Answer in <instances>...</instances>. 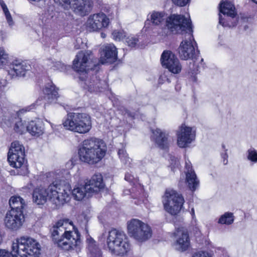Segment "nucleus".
Segmentation results:
<instances>
[{"instance_id": "f257e3e1", "label": "nucleus", "mask_w": 257, "mask_h": 257, "mask_svg": "<svg viewBox=\"0 0 257 257\" xmlns=\"http://www.w3.org/2000/svg\"><path fill=\"white\" fill-rule=\"evenodd\" d=\"M168 28L162 29L159 34L167 37L171 33L185 34V39L181 43L178 48L179 56L182 59H192L189 69L192 74L196 73L200 67L198 63L203 61L202 58L198 57L193 58L195 54V46L192 27L189 14L186 16L172 14L167 20Z\"/></svg>"}, {"instance_id": "f03ea898", "label": "nucleus", "mask_w": 257, "mask_h": 257, "mask_svg": "<svg viewBox=\"0 0 257 257\" xmlns=\"http://www.w3.org/2000/svg\"><path fill=\"white\" fill-rule=\"evenodd\" d=\"M80 237L77 228L68 219L58 220L52 230L54 243L65 250L80 251L82 246Z\"/></svg>"}, {"instance_id": "7ed1b4c3", "label": "nucleus", "mask_w": 257, "mask_h": 257, "mask_svg": "<svg viewBox=\"0 0 257 257\" xmlns=\"http://www.w3.org/2000/svg\"><path fill=\"white\" fill-rule=\"evenodd\" d=\"M91 54L90 51L79 52L73 60V68L79 73L80 84L86 91L90 93L103 91L108 88L106 81H100L96 75L86 78L90 66Z\"/></svg>"}, {"instance_id": "20e7f679", "label": "nucleus", "mask_w": 257, "mask_h": 257, "mask_svg": "<svg viewBox=\"0 0 257 257\" xmlns=\"http://www.w3.org/2000/svg\"><path fill=\"white\" fill-rule=\"evenodd\" d=\"M70 185L55 181L47 188L39 187L33 193V201L38 205L44 204L48 200L56 205H62L70 201Z\"/></svg>"}, {"instance_id": "39448f33", "label": "nucleus", "mask_w": 257, "mask_h": 257, "mask_svg": "<svg viewBox=\"0 0 257 257\" xmlns=\"http://www.w3.org/2000/svg\"><path fill=\"white\" fill-rule=\"evenodd\" d=\"M41 251L40 243L29 236H21L14 240L11 251L0 249V257H39Z\"/></svg>"}, {"instance_id": "423d86ee", "label": "nucleus", "mask_w": 257, "mask_h": 257, "mask_svg": "<svg viewBox=\"0 0 257 257\" xmlns=\"http://www.w3.org/2000/svg\"><path fill=\"white\" fill-rule=\"evenodd\" d=\"M106 151V145L102 140L91 138L82 142L78 150V155L82 162L94 165L103 158Z\"/></svg>"}, {"instance_id": "0eeeda50", "label": "nucleus", "mask_w": 257, "mask_h": 257, "mask_svg": "<svg viewBox=\"0 0 257 257\" xmlns=\"http://www.w3.org/2000/svg\"><path fill=\"white\" fill-rule=\"evenodd\" d=\"M105 249L112 255L125 257L131 250V245L125 233L115 229L104 234Z\"/></svg>"}, {"instance_id": "6e6552de", "label": "nucleus", "mask_w": 257, "mask_h": 257, "mask_svg": "<svg viewBox=\"0 0 257 257\" xmlns=\"http://www.w3.org/2000/svg\"><path fill=\"white\" fill-rule=\"evenodd\" d=\"M62 124L67 131L79 134H85L91 130L92 120L88 113L70 112L64 119Z\"/></svg>"}, {"instance_id": "1a4fd4ad", "label": "nucleus", "mask_w": 257, "mask_h": 257, "mask_svg": "<svg viewBox=\"0 0 257 257\" xmlns=\"http://www.w3.org/2000/svg\"><path fill=\"white\" fill-rule=\"evenodd\" d=\"M126 230L128 236L138 242H144L152 236V229L147 223L132 218L126 222Z\"/></svg>"}, {"instance_id": "9d476101", "label": "nucleus", "mask_w": 257, "mask_h": 257, "mask_svg": "<svg viewBox=\"0 0 257 257\" xmlns=\"http://www.w3.org/2000/svg\"><path fill=\"white\" fill-rule=\"evenodd\" d=\"M25 156L23 146L19 142H13L8 152V160L11 166L20 169L19 173L21 175H25L28 172Z\"/></svg>"}, {"instance_id": "9b49d317", "label": "nucleus", "mask_w": 257, "mask_h": 257, "mask_svg": "<svg viewBox=\"0 0 257 257\" xmlns=\"http://www.w3.org/2000/svg\"><path fill=\"white\" fill-rule=\"evenodd\" d=\"M164 210L171 215L178 214L183 208L185 200L183 195L171 188L166 189L162 197Z\"/></svg>"}, {"instance_id": "f8f14e48", "label": "nucleus", "mask_w": 257, "mask_h": 257, "mask_svg": "<svg viewBox=\"0 0 257 257\" xmlns=\"http://www.w3.org/2000/svg\"><path fill=\"white\" fill-rule=\"evenodd\" d=\"M219 12L223 15V17L219 14V23L223 27H232L236 25V12L234 5L229 2L222 1L219 6Z\"/></svg>"}, {"instance_id": "ddd939ff", "label": "nucleus", "mask_w": 257, "mask_h": 257, "mask_svg": "<svg viewBox=\"0 0 257 257\" xmlns=\"http://www.w3.org/2000/svg\"><path fill=\"white\" fill-rule=\"evenodd\" d=\"M64 9L72 8L73 11L79 15L83 16L91 10L93 2L92 0H54Z\"/></svg>"}, {"instance_id": "4468645a", "label": "nucleus", "mask_w": 257, "mask_h": 257, "mask_svg": "<svg viewBox=\"0 0 257 257\" xmlns=\"http://www.w3.org/2000/svg\"><path fill=\"white\" fill-rule=\"evenodd\" d=\"M34 108V106L32 105L22 108L19 111L7 114L5 116L4 123L8 126H11L14 123V130L18 133L23 134L26 131H27V125L28 123H26V121L23 122L19 116L21 114L29 111Z\"/></svg>"}, {"instance_id": "2eb2a0df", "label": "nucleus", "mask_w": 257, "mask_h": 257, "mask_svg": "<svg viewBox=\"0 0 257 257\" xmlns=\"http://www.w3.org/2000/svg\"><path fill=\"white\" fill-rule=\"evenodd\" d=\"M177 144L179 148H185L189 147L190 144L195 141L196 138V130L182 124L176 133Z\"/></svg>"}, {"instance_id": "dca6fc26", "label": "nucleus", "mask_w": 257, "mask_h": 257, "mask_svg": "<svg viewBox=\"0 0 257 257\" xmlns=\"http://www.w3.org/2000/svg\"><path fill=\"white\" fill-rule=\"evenodd\" d=\"M109 19L103 13L90 15L85 23L86 28L89 32H98L108 27Z\"/></svg>"}, {"instance_id": "f3484780", "label": "nucleus", "mask_w": 257, "mask_h": 257, "mask_svg": "<svg viewBox=\"0 0 257 257\" xmlns=\"http://www.w3.org/2000/svg\"><path fill=\"white\" fill-rule=\"evenodd\" d=\"M171 15H172L167 18L166 13L164 11H153L150 12L148 15L147 19L145 22V26L143 30L145 32L149 33L151 30L150 23H151L153 26H161L165 22L166 25L165 27L160 29L157 33L158 35L161 38H165V37H163L161 36L159 33L162 31V29L164 28H168L167 26V20Z\"/></svg>"}, {"instance_id": "a211bd4d", "label": "nucleus", "mask_w": 257, "mask_h": 257, "mask_svg": "<svg viewBox=\"0 0 257 257\" xmlns=\"http://www.w3.org/2000/svg\"><path fill=\"white\" fill-rule=\"evenodd\" d=\"M25 221L23 211L10 210L7 212L4 218L5 227L11 231H17L22 226Z\"/></svg>"}, {"instance_id": "6ab92c4d", "label": "nucleus", "mask_w": 257, "mask_h": 257, "mask_svg": "<svg viewBox=\"0 0 257 257\" xmlns=\"http://www.w3.org/2000/svg\"><path fill=\"white\" fill-rule=\"evenodd\" d=\"M161 62L163 67L174 74L180 73L182 66L179 59L171 51L165 50L162 54Z\"/></svg>"}, {"instance_id": "aec40b11", "label": "nucleus", "mask_w": 257, "mask_h": 257, "mask_svg": "<svg viewBox=\"0 0 257 257\" xmlns=\"http://www.w3.org/2000/svg\"><path fill=\"white\" fill-rule=\"evenodd\" d=\"M30 66L26 62L22 60H15L12 63L9 58V63L2 68L7 69L8 74L11 78L17 76H24Z\"/></svg>"}, {"instance_id": "412c9836", "label": "nucleus", "mask_w": 257, "mask_h": 257, "mask_svg": "<svg viewBox=\"0 0 257 257\" xmlns=\"http://www.w3.org/2000/svg\"><path fill=\"white\" fill-rule=\"evenodd\" d=\"M174 236L175 238L174 245L177 250L183 251L189 247L190 239L186 229L183 227L176 228Z\"/></svg>"}, {"instance_id": "4be33fe9", "label": "nucleus", "mask_w": 257, "mask_h": 257, "mask_svg": "<svg viewBox=\"0 0 257 257\" xmlns=\"http://www.w3.org/2000/svg\"><path fill=\"white\" fill-rule=\"evenodd\" d=\"M117 59V51L115 46L112 44L105 46L101 54L100 62L101 64L111 63Z\"/></svg>"}, {"instance_id": "5701e85b", "label": "nucleus", "mask_w": 257, "mask_h": 257, "mask_svg": "<svg viewBox=\"0 0 257 257\" xmlns=\"http://www.w3.org/2000/svg\"><path fill=\"white\" fill-rule=\"evenodd\" d=\"M152 140L155 144L162 149H166L168 148V134L159 128L152 130Z\"/></svg>"}, {"instance_id": "b1692460", "label": "nucleus", "mask_w": 257, "mask_h": 257, "mask_svg": "<svg viewBox=\"0 0 257 257\" xmlns=\"http://www.w3.org/2000/svg\"><path fill=\"white\" fill-rule=\"evenodd\" d=\"M58 90V89L52 82H50L45 85L43 90L44 101L43 103L45 105L46 103H53L56 102L59 97Z\"/></svg>"}, {"instance_id": "393cba45", "label": "nucleus", "mask_w": 257, "mask_h": 257, "mask_svg": "<svg viewBox=\"0 0 257 257\" xmlns=\"http://www.w3.org/2000/svg\"><path fill=\"white\" fill-rule=\"evenodd\" d=\"M85 184L88 187V193L92 195L100 191L104 186L102 176L100 174L94 175Z\"/></svg>"}, {"instance_id": "a878e982", "label": "nucleus", "mask_w": 257, "mask_h": 257, "mask_svg": "<svg viewBox=\"0 0 257 257\" xmlns=\"http://www.w3.org/2000/svg\"><path fill=\"white\" fill-rule=\"evenodd\" d=\"M185 169L186 182L189 188L194 191L198 186L199 182L189 161H186Z\"/></svg>"}, {"instance_id": "bb28decb", "label": "nucleus", "mask_w": 257, "mask_h": 257, "mask_svg": "<svg viewBox=\"0 0 257 257\" xmlns=\"http://www.w3.org/2000/svg\"><path fill=\"white\" fill-rule=\"evenodd\" d=\"M27 131L33 136L38 137L44 134V126L43 121L38 118L28 122Z\"/></svg>"}, {"instance_id": "cd10ccee", "label": "nucleus", "mask_w": 257, "mask_h": 257, "mask_svg": "<svg viewBox=\"0 0 257 257\" xmlns=\"http://www.w3.org/2000/svg\"><path fill=\"white\" fill-rule=\"evenodd\" d=\"M70 199L71 196H72L75 200L80 201L84 198L87 195L90 196L92 195L91 194L88 193V187L86 186V184H76L73 189H71L70 186Z\"/></svg>"}, {"instance_id": "c85d7f7f", "label": "nucleus", "mask_w": 257, "mask_h": 257, "mask_svg": "<svg viewBox=\"0 0 257 257\" xmlns=\"http://www.w3.org/2000/svg\"><path fill=\"white\" fill-rule=\"evenodd\" d=\"M9 204L11 208V210L16 211H23L26 206L25 200L20 196L14 195L11 197L9 200Z\"/></svg>"}, {"instance_id": "c756f323", "label": "nucleus", "mask_w": 257, "mask_h": 257, "mask_svg": "<svg viewBox=\"0 0 257 257\" xmlns=\"http://www.w3.org/2000/svg\"><path fill=\"white\" fill-rule=\"evenodd\" d=\"M86 243L88 246V249L92 255H99L100 250L97 247L95 241L89 235L86 237Z\"/></svg>"}, {"instance_id": "7c9ffc66", "label": "nucleus", "mask_w": 257, "mask_h": 257, "mask_svg": "<svg viewBox=\"0 0 257 257\" xmlns=\"http://www.w3.org/2000/svg\"><path fill=\"white\" fill-rule=\"evenodd\" d=\"M234 216L231 212H225L222 215L218 220V223L221 224H231L234 221Z\"/></svg>"}, {"instance_id": "2f4dec72", "label": "nucleus", "mask_w": 257, "mask_h": 257, "mask_svg": "<svg viewBox=\"0 0 257 257\" xmlns=\"http://www.w3.org/2000/svg\"><path fill=\"white\" fill-rule=\"evenodd\" d=\"M0 5L5 14L8 24L9 26L12 27L14 24V22L6 5L2 0L0 1Z\"/></svg>"}, {"instance_id": "473e14b6", "label": "nucleus", "mask_w": 257, "mask_h": 257, "mask_svg": "<svg viewBox=\"0 0 257 257\" xmlns=\"http://www.w3.org/2000/svg\"><path fill=\"white\" fill-rule=\"evenodd\" d=\"M112 36L115 41H122L126 37V33L123 30H114L112 33Z\"/></svg>"}, {"instance_id": "72a5a7b5", "label": "nucleus", "mask_w": 257, "mask_h": 257, "mask_svg": "<svg viewBox=\"0 0 257 257\" xmlns=\"http://www.w3.org/2000/svg\"><path fill=\"white\" fill-rule=\"evenodd\" d=\"M118 155L121 162L125 164L129 165L131 163V159L128 157V155L124 149H120L118 151Z\"/></svg>"}, {"instance_id": "f704fd0d", "label": "nucleus", "mask_w": 257, "mask_h": 257, "mask_svg": "<svg viewBox=\"0 0 257 257\" xmlns=\"http://www.w3.org/2000/svg\"><path fill=\"white\" fill-rule=\"evenodd\" d=\"M247 158L253 163L257 162V151L253 148L249 149L247 151Z\"/></svg>"}, {"instance_id": "c9c22d12", "label": "nucleus", "mask_w": 257, "mask_h": 257, "mask_svg": "<svg viewBox=\"0 0 257 257\" xmlns=\"http://www.w3.org/2000/svg\"><path fill=\"white\" fill-rule=\"evenodd\" d=\"M221 148L222 149V151L220 154L221 161L223 165H225L228 163V156L227 153V149L226 148L224 144L222 145Z\"/></svg>"}, {"instance_id": "e433bc0d", "label": "nucleus", "mask_w": 257, "mask_h": 257, "mask_svg": "<svg viewBox=\"0 0 257 257\" xmlns=\"http://www.w3.org/2000/svg\"><path fill=\"white\" fill-rule=\"evenodd\" d=\"M125 41L129 47L134 48L136 46V44H137V42H138V39L134 36H129L126 37Z\"/></svg>"}, {"instance_id": "4c0bfd02", "label": "nucleus", "mask_w": 257, "mask_h": 257, "mask_svg": "<svg viewBox=\"0 0 257 257\" xmlns=\"http://www.w3.org/2000/svg\"><path fill=\"white\" fill-rule=\"evenodd\" d=\"M173 4L179 7H184L188 4L191 0H171Z\"/></svg>"}, {"instance_id": "58836bf2", "label": "nucleus", "mask_w": 257, "mask_h": 257, "mask_svg": "<svg viewBox=\"0 0 257 257\" xmlns=\"http://www.w3.org/2000/svg\"><path fill=\"white\" fill-rule=\"evenodd\" d=\"M192 257H212V256L207 251H199L194 253Z\"/></svg>"}, {"instance_id": "ea45409f", "label": "nucleus", "mask_w": 257, "mask_h": 257, "mask_svg": "<svg viewBox=\"0 0 257 257\" xmlns=\"http://www.w3.org/2000/svg\"><path fill=\"white\" fill-rule=\"evenodd\" d=\"M170 164L172 169H175L176 167H178L180 163L178 159L175 157H171L170 158Z\"/></svg>"}, {"instance_id": "a19ab883", "label": "nucleus", "mask_w": 257, "mask_h": 257, "mask_svg": "<svg viewBox=\"0 0 257 257\" xmlns=\"http://www.w3.org/2000/svg\"><path fill=\"white\" fill-rule=\"evenodd\" d=\"M125 180L130 183L137 182V179L130 173H126L125 175Z\"/></svg>"}, {"instance_id": "79ce46f5", "label": "nucleus", "mask_w": 257, "mask_h": 257, "mask_svg": "<svg viewBox=\"0 0 257 257\" xmlns=\"http://www.w3.org/2000/svg\"><path fill=\"white\" fill-rule=\"evenodd\" d=\"M190 213L192 217V220H191V224L193 225L196 226L197 225V220L196 218L195 214V210L193 208H192L191 209V211H190Z\"/></svg>"}, {"instance_id": "37998d69", "label": "nucleus", "mask_w": 257, "mask_h": 257, "mask_svg": "<svg viewBox=\"0 0 257 257\" xmlns=\"http://www.w3.org/2000/svg\"><path fill=\"white\" fill-rule=\"evenodd\" d=\"M74 162L72 160H69L66 164V167L68 169H70L73 168L74 165Z\"/></svg>"}, {"instance_id": "c03bdc74", "label": "nucleus", "mask_w": 257, "mask_h": 257, "mask_svg": "<svg viewBox=\"0 0 257 257\" xmlns=\"http://www.w3.org/2000/svg\"><path fill=\"white\" fill-rule=\"evenodd\" d=\"M42 99L39 98L36 102V103L38 105H41L43 103L41 102Z\"/></svg>"}, {"instance_id": "a18cd8bd", "label": "nucleus", "mask_w": 257, "mask_h": 257, "mask_svg": "<svg viewBox=\"0 0 257 257\" xmlns=\"http://www.w3.org/2000/svg\"><path fill=\"white\" fill-rule=\"evenodd\" d=\"M101 37L102 38H104L106 37V34L104 33H101Z\"/></svg>"}, {"instance_id": "49530a36", "label": "nucleus", "mask_w": 257, "mask_h": 257, "mask_svg": "<svg viewBox=\"0 0 257 257\" xmlns=\"http://www.w3.org/2000/svg\"><path fill=\"white\" fill-rule=\"evenodd\" d=\"M48 175H50V176H52V175H54V173H49L48 174Z\"/></svg>"}, {"instance_id": "de8ad7c7", "label": "nucleus", "mask_w": 257, "mask_h": 257, "mask_svg": "<svg viewBox=\"0 0 257 257\" xmlns=\"http://www.w3.org/2000/svg\"><path fill=\"white\" fill-rule=\"evenodd\" d=\"M254 3L257 4V0H252Z\"/></svg>"}, {"instance_id": "09e8293b", "label": "nucleus", "mask_w": 257, "mask_h": 257, "mask_svg": "<svg viewBox=\"0 0 257 257\" xmlns=\"http://www.w3.org/2000/svg\"><path fill=\"white\" fill-rule=\"evenodd\" d=\"M49 123L51 124V127L53 128V124L52 123H51V122H49Z\"/></svg>"}, {"instance_id": "8fccbe9b", "label": "nucleus", "mask_w": 257, "mask_h": 257, "mask_svg": "<svg viewBox=\"0 0 257 257\" xmlns=\"http://www.w3.org/2000/svg\"><path fill=\"white\" fill-rule=\"evenodd\" d=\"M180 87H179V86H178H178H177L176 87V89H180Z\"/></svg>"}, {"instance_id": "3c124183", "label": "nucleus", "mask_w": 257, "mask_h": 257, "mask_svg": "<svg viewBox=\"0 0 257 257\" xmlns=\"http://www.w3.org/2000/svg\"><path fill=\"white\" fill-rule=\"evenodd\" d=\"M180 87H179V86H178H178H177L176 87V89H180Z\"/></svg>"}, {"instance_id": "603ef678", "label": "nucleus", "mask_w": 257, "mask_h": 257, "mask_svg": "<svg viewBox=\"0 0 257 257\" xmlns=\"http://www.w3.org/2000/svg\"><path fill=\"white\" fill-rule=\"evenodd\" d=\"M180 87H179V86H178H178H177L176 87V89H180Z\"/></svg>"}, {"instance_id": "864d4df0", "label": "nucleus", "mask_w": 257, "mask_h": 257, "mask_svg": "<svg viewBox=\"0 0 257 257\" xmlns=\"http://www.w3.org/2000/svg\"><path fill=\"white\" fill-rule=\"evenodd\" d=\"M139 187H140V189H141V191H142V190H143V189H142V188L141 186H140Z\"/></svg>"}]
</instances>
